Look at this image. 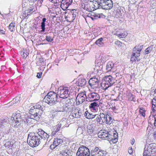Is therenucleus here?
<instances>
[{"mask_svg": "<svg viewBox=\"0 0 156 156\" xmlns=\"http://www.w3.org/2000/svg\"><path fill=\"white\" fill-rule=\"evenodd\" d=\"M58 112L57 111H56L52 113V115L53 118L57 116Z\"/></svg>", "mask_w": 156, "mask_h": 156, "instance_id": "obj_50", "label": "nucleus"}, {"mask_svg": "<svg viewBox=\"0 0 156 156\" xmlns=\"http://www.w3.org/2000/svg\"><path fill=\"white\" fill-rule=\"evenodd\" d=\"M135 140L134 139H133L131 140V144H132V145H133L134 142H135Z\"/></svg>", "mask_w": 156, "mask_h": 156, "instance_id": "obj_64", "label": "nucleus"}, {"mask_svg": "<svg viewBox=\"0 0 156 156\" xmlns=\"http://www.w3.org/2000/svg\"><path fill=\"white\" fill-rule=\"evenodd\" d=\"M9 29L12 32L15 30V23L12 22L9 25Z\"/></svg>", "mask_w": 156, "mask_h": 156, "instance_id": "obj_28", "label": "nucleus"}, {"mask_svg": "<svg viewBox=\"0 0 156 156\" xmlns=\"http://www.w3.org/2000/svg\"><path fill=\"white\" fill-rule=\"evenodd\" d=\"M155 121H156V115L150 116L148 120V122L151 125H152L153 124L154 125V126H155V124L154 122Z\"/></svg>", "mask_w": 156, "mask_h": 156, "instance_id": "obj_22", "label": "nucleus"}, {"mask_svg": "<svg viewBox=\"0 0 156 156\" xmlns=\"http://www.w3.org/2000/svg\"><path fill=\"white\" fill-rule=\"evenodd\" d=\"M99 149L98 147H95L94 149L91 150L90 151V154L91 155L94 156L95 154H98Z\"/></svg>", "mask_w": 156, "mask_h": 156, "instance_id": "obj_26", "label": "nucleus"}, {"mask_svg": "<svg viewBox=\"0 0 156 156\" xmlns=\"http://www.w3.org/2000/svg\"><path fill=\"white\" fill-rule=\"evenodd\" d=\"M144 149H145V148ZM151 154V156H156V144H150L146 149Z\"/></svg>", "mask_w": 156, "mask_h": 156, "instance_id": "obj_10", "label": "nucleus"}, {"mask_svg": "<svg viewBox=\"0 0 156 156\" xmlns=\"http://www.w3.org/2000/svg\"><path fill=\"white\" fill-rule=\"evenodd\" d=\"M128 153L130 154H132L133 152V150L132 148L131 147L130 149H129L128 150Z\"/></svg>", "mask_w": 156, "mask_h": 156, "instance_id": "obj_59", "label": "nucleus"}, {"mask_svg": "<svg viewBox=\"0 0 156 156\" xmlns=\"http://www.w3.org/2000/svg\"><path fill=\"white\" fill-rule=\"evenodd\" d=\"M73 0H62L61 6L63 10L67 9L72 2Z\"/></svg>", "mask_w": 156, "mask_h": 156, "instance_id": "obj_11", "label": "nucleus"}, {"mask_svg": "<svg viewBox=\"0 0 156 156\" xmlns=\"http://www.w3.org/2000/svg\"><path fill=\"white\" fill-rule=\"evenodd\" d=\"M135 59L136 58L134 57V56H133L132 55L130 59L131 61L132 62L136 61V60H135Z\"/></svg>", "mask_w": 156, "mask_h": 156, "instance_id": "obj_58", "label": "nucleus"}, {"mask_svg": "<svg viewBox=\"0 0 156 156\" xmlns=\"http://www.w3.org/2000/svg\"><path fill=\"white\" fill-rule=\"evenodd\" d=\"M98 105V104L96 102H94L91 103L90 106L89 107L91 108H92L94 110H96V107H97Z\"/></svg>", "mask_w": 156, "mask_h": 156, "instance_id": "obj_30", "label": "nucleus"}, {"mask_svg": "<svg viewBox=\"0 0 156 156\" xmlns=\"http://www.w3.org/2000/svg\"><path fill=\"white\" fill-rule=\"evenodd\" d=\"M38 61L41 63V64H43L44 63V59L42 58H40Z\"/></svg>", "mask_w": 156, "mask_h": 156, "instance_id": "obj_52", "label": "nucleus"}, {"mask_svg": "<svg viewBox=\"0 0 156 156\" xmlns=\"http://www.w3.org/2000/svg\"><path fill=\"white\" fill-rule=\"evenodd\" d=\"M68 152H70L67 149H66L64 151H63L62 152V154H65V153H68Z\"/></svg>", "mask_w": 156, "mask_h": 156, "instance_id": "obj_60", "label": "nucleus"}, {"mask_svg": "<svg viewBox=\"0 0 156 156\" xmlns=\"http://www.w3.org/2000/svg\"><path fill=\"white\" fill-rule=\"evenodd\" d=\"M87 132L91 136H93L97 133L95 129L90 126L87 127Z\"/></svg>", "mask_w": 156, "mask_h": 156, "instance_id": "obj_17", "label": "nucleus"}, {"mask_svg": "<svg viewBox=\"0 0 156 156\" xmlns=\"http://www.w3.org/2000/svg\"><path fill=\"white\" fill-rule=\"evenodd\" d=\"M81 7L88 12H91L92 11L90 4L87 2L82 3Z\"/></svg>", "mask_w": 156, "mask_h": 156, "instance_id": "obj_14", "label": "nucleus"}, {"mask_svg": "<svg viewBox=\"0 0 156 156\" xmlns=\"http://www.w3.org/2000/svg\"><path fill=\"white\" fill-rule=\"evenodd\" d=\"M103 67L102 65H100V64L98 63L95 67V69H96L97 72L98 73L99 71H101Z\"/></svg>", "mask_w": 156, "mask_h": 156, "instance_id": "obj_31", "label": "nucleus"}, {"mask_svg": "<svg viewBox=\"0 0 156 156\" xmlns=\"http://www.w3.org/2000/svg\"><path fill=\"white\" fill-rule=\"evenodd\" d=\"M45 40L48 42H51L54 40L53 38L49 35H47L45 37Z\"/></svg>", "mask_w": 156, "mask_h": 156, "instance_id": "obj_35", "label": "nucleus"}, {"mask_svg": "<svg viewBox=\"0 0 156 156\" xmlns=\"http://www.w3.org/2000/svg\"><path fill=\"white\" fill-rule=\"evenodd\" d=\"M139 48L140 49V51H141L143 48V46L142 45H140V44H139Z\"/></svg>", "mask_w": 156, "mask_h": 156, "instance_id": "obj_61", "label": "nucleus"}, {"mask_svg": "<svg viewBox=\"0 0 156 156\" xmlns=\"http://www.w3.org/2000/svg\"><path fill=\"white\" fill-rule=\"evenodd\" d=\"M57 94L53 91H50L45 97L43 101L48 103L51 105H55L57 100Z\"/></svg>", "mask_w": 156, "mask_h": 156, "instance_id": "obj_3", "label": "nucleus"}, {"mask_svg": "<svg viewBox=\"0 0 156 156\" xmlns=\"http://www.w3.org/2000/svg\"><path fill=\"white\" fill-rule=\"evenodd\" d=\"M114 63L111 61L109 62L106 66V72L114 71Z\"/></svg>", "mask_w": 156, "mask_h": 156, "instance_id": "obj_13", "label": "nucleus"}, {"mask_svg": "<svg viewBox=\"0 0 156 156\" xmlns=\"http://www.w3.org/2000/svg\"><path fill=\"white\" fill-rule=\"evenodd\" d=\"M90 154L89 149L82 145L78 148L76 155V156H90Z\"/></svg>", "mask_w": 156, "mask_h": 156, "instance_id": "obj_5", "label": "nucleus"}, {"mask_svg": "<svg viewBox=\"0 0 156 156\" xmlns=\"http://www.w3.org/2000/svg\"><path fill=\"white\" fill-rule=\"evenodd\" d=\"M75 12L76 13V10L75 9H72L71 10V12L72 14V15L73 16V17H75L76 16V15L74 14Z\"/></svg>", "mask_w": 156, "mask_h": 156, "instance_id": "obj_48", "label": "nucleus"}, {"mask_svg": "<svg viewBox=\"0 0 156 156\" xmlns=\"http://www.w3.org/2000/svg\"><path fill=\"white\" fill-rule=\"evenodd\" d=\"M115 44L116 45H118V46H121L122 44V43L119 41H116L115 42Z\"/></svg>", "mask_w": 156, "mask_h": 156, "instance_id": "obj_51", "label": "nucleus"}, {"mask_svg": "<svg viewBox=\"0 0 156 156\" xmlns=\"http://www.w3.org/2000/svg\"><path fill=\"white\" fill-rule=\"evenodd\" d=\"M49 136L41 129H38L37 133L30 132L28 135L27 141L31 147H36L40 144V140L48 139Z\"/></svg>", "mask_w": 156, "mask_h": 156, "instance_id": "obj_2", "label": "nucleus"}, {"mask_svg": "<svg viewBox=\"0 0 156 156\" xmlns=\"http://www.w3.org/2000/svg\"><path fill=\"white\" fill-rule=\"evenodd\" d=\"M139 47V45H138L137 46H136L133 49V51L134 52H135L136 53V51H137L139 52H140V50Z\"/></svg>", "mask_w": 156, "mask_h": 156, "instance_id": "obj_43", "label": "nucleus"}, {"mask_svg": "<svg viewBox=\"0 0 156 156\" xmlns=\"http://www.w3.org/2000/svg\"><path fill=\"white\" fill-rule=\"evenodd\" d=\"M103 38L101 37L96 41L95 43L99 47H103L104 45V44L103 42Z\"/></svg>", "mask_w": 156, "mask_h": 156, "instance_id": "obj_24", "label": "nucleus"}, {"mask_svg": "<svg viewBox=\"0 0 156 156\" xmlns=\"http://www.w3.org/2000/svg\"><path fill=\"white\" fill-rule=\"evenodd\" d=\"M56 147L55 146V145L52 144L50 146V147L51 149H52V148H55Z\"/></svg>", "mask_w": 156, "mask_h": 156, "instance_id": "obj_63", "label": "nucleus"}, {"mask_svg": "<svg viewBox=\"0 0 156 156\" xmlns=\"http://www.w3.org/2000/svg\"><path fill=\"white\" fill-rule=\"evenodd\" d=\"M42 30L41 31L44 32L45 30V23H41V26Z\"/></svg>", "mask_w": 156, "mask_h": 156, "instance_id": "obj_46", "label": "nucleus"}, {"mask_svg": "<svg viewBox=\"0 0 156 156\" xmlns=\"http://www.w3.org/2000/svg\"><path fill=\"white\" fill-rule=\"evenodd\" d=\"M28 54L29 53L27 52V51H25L23 53L22 52L21 53V55L23 58H26Z\"/></svg>", "mask_w": 156, "mask_h": 156, "instance_id": "obj_45", "label": "nucleus"}, {"mask_svg": "<svg viewBox=\"0 0 156 156\" xmlns=\"http://www.w3.org/2000/svg\"><path fill=\"white\" fill-rule=\"evenodd\" d=\"M98 114H93L92 113L90 115V119H92L97 116Z\"/></svg>", "mask_w": 156, "mask_h": 156, "instance_id": "obj_55", "label": "nucleus"}, {"mask_svg": "<svg viewBox=\"0 0 156 156\" xmlns=\"http://www.w3.org/2000/svg\"><path fill=\"white\" fill-rule=\"evenodd\" d=\"M115 133H113V136H114V140H113V141H112V143H115L118 141V133L116 131H115Z\"/></svg>", "mask_w": 156, "mask_h": 156, "instance_id": "obj_29", "label": "nucleus"}, {"mask_svg": "<svg viewBox=\"0 0 156 156\" xmlns=\"http://www.w3.org/2000/svg\"><path fill=\"white\" fill-rule=\"evenodd\" d=\"M7 140H5L3 141V143H4V146L5 147H9L11 144L10 142L9 141H6Z\"/></svg>", "mask_w": 156, "mask_h": 156, "instance_id": "obj_41", "label": "nucleus"}, {"mask_svg": "<svg viewBox=\"0 0 156 156\" xmlns=\"http://www.w3.org/2000/svg\"><path fill=\"white\" fill-rule=\"evenodd\" d=\"M107 152L105 151L99 150L98 152V156H105Z\"/></svg>", "mask_w": 156, "mask_h": 156, "instance_id": "obj_33", "label": "nucleus"}, {"mask_svg": "<svg viewBox=\"0 0 156 156\" xmlns=\"http://www.w3.org/2000/svg\"><path fill=\"white\" fill-rule=\"evenodd\" d=\"M98 116H99L101 118H102L103 119H105L106 115H105V114L102 113H100V115H98Z\"/></svg>", "mask_w": 156, "mask_h": 156, "instance_id": "obj_53", "label": "nucleus"}, {"mask_svg": "<svg viewBox=\"0 0 156 156\" xmlns=\"http://www.w3.org/2000/svg\"><path fill=\"white\" fill-rule=\"evenodd\" d=\"M145 110L143 108H139V112L140 114L143 117H145Z\"/></svg>", "mask_w": 156, "mask_h": 156, "instance_id": "obj_32", "label": "nucleus"}, {"mask_svg": "<svg viewBox=\"0 0 156 156\" xmlns=\"http://www.w3.org/2000/svg\"><path fill=\"white\" fill-rule=\"evenodd\" d=\"M113 119L109 113L106 114L105 121L107 124H110L113 122Z\"/></svg>", "mask_w": 156, "mask_h": 156, "instance_id": "obj_19", "label": "nucleus"}, {"mask_svg": "<svg viewBox=\"0 0 156 156\" xmlns=\"http://www.w3.org/2000/svg\"><path fill=\"white\" fill-rule=\"evenodd\" d=\"M153 46H150L147 48L145 50V54H147L148 53H150L153 50Z\"/></svg>", "mask_w": 156, "mask_h": 156, "instance_id": "obj_34", "label": "nucleus"}, {"mask_svg": "<svg viewBox=\"0 0 156 156\" xmlns=\"http://www.w3.org/2000/svg\"><path fill=\"white\" fill-rule=\"evenodd\" d=\"M57 110L58 112H67L69 111L68 108L65 106L64 107L60 105H57Z\"/></svg>", "mask_w": 156, "mask_h": 156, "instance_id": "obj_18", "label": "nucleus"}, {"mask_svg": "<svg viewBox=\"0 0 156 156\" xmlns=\"http://www.w3.org/2000/svg\"><path fill=\"white\" fill-rule=\"evenodd\" d=\"M100 14H98V15H97L96 14H95L94 12H91L90 13H89L88 14V16L90 17V16H93L94 17H98V18H100Z\"/></svg>", "mask_w": 156, "mask_h": 156, "instance_id": "obj_40", "label": "nucleus"}, {"mask_svg": "<svg viewBox=\"0 0 156 156\" xmlns=\"http://www.w3.org/2000/svg\"><path fill=\"white\" fill-rule=\"evenodd\" d=\"M63 141L62 139H59L58 138H55L53 142L54 145H55V147L61 144L60 146H61L63 143Z\"/></svg>", "mask_w": 156, "mask_h": 156, "instance_id": "obj_20", "label": "nucleus"}, {"mask_svg": "<svg viewBox=\"0 0 156 156\" xmlns=\"http://www.w3.org/2000/svg\"><path fill=\"white\" fill-rule=\"evenodd\" d=\"M98 3V8L101 7L103 9H110L113 7V3L112 0H100Z\"/></svg>", "mask_w": 156, "mask_h": 156, "instance_id": "obj_4", "label": "nucleus"}, {"mask_svg": "<svg viewBox=\"0 0 156 156\" xmlns=\"http://www.w3.org/2000/svg\"><path fill=\"white\" fill-rule=\"evenodd\" d=\"M121 11L119 10H118L116 12V15L117 16V17H119L121 15Z\"/></svg>", "mask_w": 156, "mask_h": 156, "instance_id": "obj_49", "label": "nucleus"}, {"mask_svg": "<svg viewBox=\"0 0 156 156\" xmlns=\"http://www.w3.org/2000/svg\"><path fill=\"white\" fill-rule=\"evenodd\" d=\"M135 52H133V54H132V55L133 56H134V57L136 58H138V57H136V56H137V55L135 53Z\"/></svg>", "mask_w": 156, "mask_h": 156, "instance_id": "obj_62", "label": "nucleus"}, {"mask_svg": "<svg viewBox=\"0 0 156 156\" xmlns=\"http://www.w3.org/2000/svg\"><path fill=\"white\" fill-rule=\"evenodd\" d=\"M88 96V98H87V101L90 102L98 101L100 99V96L98 93L95 92H92L89 93Z\"/></svg>", "mask_w": 156, "mask_h": 156, "instance_id": "obj_7", "label": "nucleus"}, {"mask_svg": "<svg viewBox=\"0 0 156 156\" xmlns=\"http://www.w3.org/2000/svg\"><path fill=\"white\" fill-rule=\"evenodd\" d=\"M8 121L9 120L7 119H3L1 121L0 125H1L2 126H4L6 123L9 122Z\"/></svg>", "mask_w": 156, "mask_h": 156, "instance_id": "obj_36", "label": "nucleus"}, {"mask_svg": "<svg viewBox=\"0 0 156 156\" xmlns=\"http://www.w3.org/2000/svg\"><path fill=\"white\" fill-rule=\"evenodd\" d=\"M62 126L61 123L60 122L56 126H55L53 127V130L52 132V135L54 136L56 133L59 131Z\"/></svg>", "mask_w": 156, "mask_h": 156, "instance_id": "obj_16", "label": "nucleus"}, {"mask_svg": "<svg viewBox=\"0 0 156 156\" xmlns=\"http://www.w3.org/2000/svg\"><path fill=\"white\" fill-rule=\"evenodd\" d=\"M104 80L105 82V84L108 85L107 87L106 86V88L112 86L116 81V80L111 75L105 76Z\"/></svg>", "mask_w": 156, "mask_h": 156, "instance_id": "obj_8", "label": "nucleus"}, {"mask_svg": "<svg viewBox=\"0 0 156 156\" xmlns=\"http://www.w3.org/2000/svg\"><path fill=\"white\" fill-rule=\"evenodd\" d=\"M87 96L85 92H82L78 94L76 97V101L77 100L78 102L80 104L82 103L87 99Z\"/></svg>", "mask_w": 156, "mask_h": 156, "instance_id": "obj_9", "label": "nucleus"}, {"mask_svg": "<svg viewBox=\"0 0 156 156\" xmlns=\"http://www.w3.org/2000/svg\"><path fill=\"white\" fill-rule=\"evenodd\" d=\"M98 82L99 80L97 78L95 77H93L91 78L89 81V83L91 87L94 88L98 86Z\"/></svg>", "mask_w": 156, "mask_h": 156, "instance_id": "obj_12", "label": "nucleus"}, {"mask_svg": "<svg viewBox=\"0 0 156 156\" xmlns=\"http://www.w3.org/2000/svg\"><path fill=\"white\" fill-rule=\"evenodd\" d=\"M135 96L133 95L132 94H130V96L129 98V99L131 101H133L134 102H135L136 99H135Z\"/></svg>", "mask_w": 156, "mask_h": 156, "instance_id": "obj_44", "label": "nucleus"}, {"mask_svg": "<svg viewBox=\"0 0 156 156\" xmlns=\"http://www.w3.org/2000/svg\"><path fill=\"white\" fill-rule=\"evenodd\" d=\"M95 121L97 122L99 124H102L105 122V119H104L101 118L98 114L96 118L95 119Z\"/></svg>", "mask_w": 156, "mask_h": 156, "instance_id": "obj_23", "label": "nucleus"}, {"mask_svg": "<svg viewBox=\"0 0 156 156\" xmlns=\"http://www.w3.org/2000/svg\"><path fill=\"white\" fill-rule=\"evenodd\" d=\"M58 99L57 98V100L56 101L55 103V105H60L62 106L63 105L65 100L63 98L60 99V100Z\"/></svg>", "mask_w": 156, "mask_h": 156, "instance_id": "obj_27", "label": "nucleus"}, {"mask_svg": "<svg viewBox=\"0 0 156 156\" xmlns=\"http://www.w3.org/2000/svg\"><path fill=\"white\" fill-rule=\"evenodd\" d=\"M143 156H151V154L146 149H144L143 153Z\"/></svg>", "mask_w": 156, "mask_h": 156, "instance_id": "obj_37", "label": "nucleus"}, {"mask_svg": "<svg viewBox=\"0 0 156 156\" xmlns=\"http://www.w3.org/2000/svg\"><path fill=\"white\" fill-rule=\"evenodd\" d=\"M43 109L42 106L39 105H36L32 107L29 111L30 115L27 117H24L20 116L19 119L16 117L12 118L13 122L15 123L14 126L16 128H18L22 123H23L28 124H33V121L34 120L37 121L39 120L41 117L42 115L43 114Z\"/></svg>", "mask_w": 156, "mask_h": 156, "instance_id": "obj_1", "label": "nucleus"}, {"mask_svg": "<svg viewBox=\"0 0 156 156\" xmlns=\"http://www.w3.org/2000/svg\"><path fill=\"white\" fill-rule=\"evenodd\" d=\"M152 131L153 132V137L154 138V139H155L156 138V133L155 131H154L153 130H151L149 131H148V134H149V133H152Z\"/></svg>", "mask_w": 156, "mask_h": 156, "instance_id": "obj_47", "label": "nucleus"}, {"mask_svg": "<svg viewBox=\"0 0 156 156\" xmlns=\"http://www.w3.org/2000/svg\"><path fill=\"white\" fill-rule=\"evenodd\" d=\"M114 136H113V134H109L108 133V141H110L112 142V141H113Z\"/></svg>", "mask_w": 156, "mask_h": 156, "instance_id": "obj_39", "label": "nucleus"}, {"mask_svg": "<svg viewBox=\"0 0 156 156\" xmlns=\"http://www.w3.org/2000/svg\"><path fill=\"white\" fill-rule=\"evenodd\" d=\"M42 72H40L39 73H38L37 74V75L36 76L38 78H40L42 75Z\"/></svg>", "mask_w": 156, "mask_h": 156, "instance_id": "obj_56", "label": "nucleus"}, {"mask_svg": "<svg viewBox=\"0 0 156 156\" xmlns=\"http://www.w3.org/2000/svg\"><path fill=\"white\" fill-rule=\"evenodd\" d=\"M68 153H65L63 154V156H71L72 154L71 152H68Z\"/></svg>", "mask_w": 156, "mask_h": 156, "instance_id": "obj_54", "label": "nucleus"}, {"mask_svg": "<svg viewBox=\"0 0 156 156\" xmlns=\"http://www.w3.org/2000/svg\"><path fill=\"white\" fill-rule=\"evenodd\" d=\"M152 110L154 112L156 111V99L155 98L152 100Z\"/></svg>", "mask_w": 156, "mask_h": 156, "instance_id": "obj_25", "label": "nucleus"}, {"mask_svg": "<svg viewBox=\"0 0 156 156\" xmlns=\"http://www.w3.org/2000/svg\"><path fill=\"white\" fill-rule=\"evenodd\" d=\"M30 2L31 3H35L37 1L39 2V3L41 5L42 4L44 0H27Z\"/></svg>", "mask_w": 156, "mask_h": 156, "instance_id": "obj_38", "label": "nucleus"}, {"mask_svg": "<svg viewBox=\"0 0 156 156\" xmlns=\"http://www.w3.org/2000/svg\"><path fill=\"white\" fill-rule=\"evenodd\" d=\"M118 36L120 37H125L126 35H125L124 33H120L118 34Z\"/></svg>", "mask_w": 156, "mask_h": 156, "instance_id": "obj_57", "label": "nucleus"}, {"mask_svg": "<svg viewBox=\"0 0 156 156\" xmlns=\"http://www.w3.org/2000/svg\"><path fill=\"white\" fill-rule=\"evenodd\" d=\"M98 137L101 138H105L108 140V132L106 130L104 131H101L98 133Z\"/></svg>", "mask_w": 156, "mask_h": 156, "instance_id": "obj_15", "label": "nucleus"}, {"mask_svg": "<svg viewBox=\"0 0 156 156\" xmlns=\"http://www.w3.org/2000/svg\"><path fill=\"white\" fill-rule=\"evenodd\" d=\"M91 113L87 111H86L84 113V115L86 118L87 119H90V116Z\"/></svg>", "mask_w": 156, "mask_h": 156, "instance_id": "obj_42", "label": "nucleus"}, {"mask_svg": "<svg viewBox=\"0 0 156 156\" xmlns=\"http://www.w3.org/2000/svg\"><path fill=\"white\" fill-rule=\"evenodd\" d=\"M69 90L67 88L60 87L58 90L57 94L60 98L65 99L68 97L69 95Z\"/></svg>", "mask_w": 156, "mask_h": 156, "instance_id": "obj_6", "label": "nucleus"}, {"mask_svg": "<svg viewBox=\"0 0 156 156\" xmlns=\"http://www.w3.org/2000/svg\"><path fill=\"white\" fill-rule=\"evenodd\" d=\"M87 83V81L85 79L80 78L78 81V85L79 86L83 87Z\"/></svg>", "mask_w": 156, "mask_h": 156, "instance_id": "obj_21", "label": "nucleus"}]
</instances>
